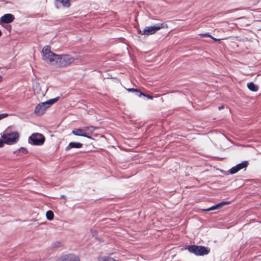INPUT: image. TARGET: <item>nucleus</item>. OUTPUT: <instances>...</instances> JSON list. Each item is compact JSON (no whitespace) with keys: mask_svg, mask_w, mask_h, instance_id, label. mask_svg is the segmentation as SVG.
<instances>
[{"mask_svg":"<svg viewBox=\"0 0 261 261\" xmlns=\"http://www.w3.org/2000/svg\"><path fill=\"white\" fill-rule=\"evenodd\" d=\"M42 56L44 61L54 65L58 64L61 66H66L74 61V58L70 55H58L54 53L48 46H45L43 48Z\"/></svg>","mask_w":261,"mask_h":261,"instance_id":"f257e3e1","label":"nucleus"},{"mask_svg":"<svg viewBox=\"0 0 261 261\" xmlns=\"http://www.w3.org/2000/svg\"><path fill=\"white\" fill-rule=\"evenodd\" d=\"M59 97L50 99L45 102L39 103L37 105L35 109V113L37 115H41L44 113L46 109L50 106L54 104L58 101Z\"/></svg>","mask_w":261,"mask_h":261,"instance_id":"f03ea898","label":"nucleus"},{"mask_svg":"<svg viewBox=\"0 0 261 261\" xmlns=\"http://www.w3.org/2000/svg\"><path fill=\"white\" fill-rule=\"evenodd\" d=\"M19 137V135L17 132H9L8 130L4 132L2 135L4 143L8 145H12L17 143Z\"/></svg>","mask_w":261,"mask_h":261,"instance_id":"7ed1b4c3","label":"nucleus"},{"mask_svg":"<svg viewBox=\"0 0 261 261\" xmlns=\"http://www.w3.org/2000/svg\"><path fill=\"white\" fill-rule=\"evenodd\" d=\"M167 27V24L165 23H159L154 26L146 27L143 30H138V33L142 35L148 36L155 34L161 29Z\"/></svg>","mask_w":261,"mask_h":261,"instance_id":"20e7f679","label":"nucleus"},{"mask_svg":"<svg viewBox=\"0 0 261 261\" xmlns=\"http://www.w3.org/2000/svg\"><path fill=\"white\" fill-rule=\"evenodd\" d=\"M188 249L189 252L196 255H204L208 254L210 251L207 247L196 245H191L188 247Z\"/></svg>","mask_w":261,"mask_h":261,"instance_id":"39448f33","label":"nucleus"},{"mask_svg":"<svg viewBox=\"0 0 261 261\" xmlns=\"http://www.w3.org/2000/svg\"><path fill=\"white\" fill-rule=\"evenodd\" d=\"M44 137L39 133L33 134L29 138V143L34 145H41L44 143Z\"/></svg>","mask_w":261,"mask_h":261,"instance_id":"423d86ee","label":"nucleus"},{"mask_svg":"<svg viewBox=\"0 0 261 261\" xmlns=\"http://www.w3.org/2000/svg\"><path fill=\"white\" fill-rule=\"evenodd\" d=\"M248 164V163L247 161H243L241 163L232 167L231 169H230L229 172L231 174H234L238 172L241 169L246 168Z\"/></svg>","mask_w":261,"mask_h":261,"instance_id":"0eeeda50","label":"nucleus"},{"mask_svg":"<svg viewBox=\"0 0 261 261\" xmlns=\"http://www.w3.org/2000/svg\"><path fill=\"white\" fill-rule=\"evenodd\" d=\"M56 261H80V259L75 255L68 254L59 257Z\"/></svg>","mask_w":261,"mask_h":261,"instance_id":"6e6552de","label":"nucleus"},{"mask_svg":"<svg viewBox=\"0 0 261 261\" xmlns=\"http://www.w3.org/2000/svg\"><path fill=\"white\" fill-rule=\"evenodd\" d=\"M15 17L13 15L8 13L5 14L0 18V22L9 23L12 22L14 20Z\"/></svg>","mask_w":261,"mask_h":261,"instance_id":"1a4fd4ad","label":"nucleus"},{"mask_svg":"<svg viewBox=\"0 0 261 261\" xmlns=\"http://www.w3.org/2000/svg\"><path fill=\"white\" fill-rule=\"evenodd\" d=\"M230 202H222L221 203H219L218 204H217L215 205H213L208 208L204 209L203 211H213L217 209H220L222 207V206L225 204H229Z\"/></svg>","mask_w":261,"mask_h":261,"instance_id":"9d476101","label":"nucleus"},{"mask_svg":"<svg viewBox=\"0 0 261 261\" xmlns=\"http://www.w3.org/2000/svg\"><path fill=\"white\" fill-rule=\"evenodd\" d=\"M83 146V144L79 142H70L68 145L66 147V151L69 150L72 148H81Z\"/></svg>","mask_w":261,"mask_h":261,"instance_id":"9b49d317","label":"nucleus"},{"mask_svg":"<svg viewBox=\"0 0 261 261\" xmlns=\"http://www.w3.org/2000/svg\"><path fill=\"white\" fill-rule=\"evenodd\" d=\"M28 153V150L25 148L20 147L18 150L13 152L14 154H16L18 155H22Z\"/></svg>","mask_w":261,"mask_h":261,"instance_id":"f8f14e48","label":"nucleus"},{"mask_svg":"<svg viewBox=\"0 0 261 261\" xmlns=\"http://www.w3.org/2000/svg\"><path fill=\"white\" fill-rule=\"evenodd\" d=\"M56 2L62 4L64 7L69 8L70 6V0H56Z\"/></svg>","mask_w":261,"mask_h":261,"instance_id":"ddd939ff","label":"nucleus"},{"mask_svg":"<svg viewBox=\"0 0 261 261\" xmlns=\"http://www.w3.org/2000/svg\"><path fill=\"white\" fill-rule=\"evenodd\" d=\"M247 87L250 90L253 92H255L258 90V87L252 82L248 83Z\"/></svg>","mask_w":261,"mask_h":261,"instance_id":"4468645a","label":"nucleus"},{"mask_svg":"<svg viewBox=\"0 0 261 261\" xmlns=\"http://www.w3.org/2000/svg\"><path fill=\"white\" fill-rule=\"evenodd\" d=\"M98 261H118L113 258L109 256H101L98 258Z\"/></svg>","mask_w":261,"mask_h":261,"instance_id":"2eb2a0df","label":"nucleus"},{"mask_svg":"<svg viewBox=\"0 0 261 261\" xmlns=\"http://www.w3.org/2000/svg\"><path fill=\"white\" fill-rule=\"evenodd\" d=\"M72 133L75 136H82L84 133L83 129L78 128L73 130Z\"/></svg>","mask_w":261,"mask_h":261,"instance_id":"dca6fc26","label":"nucleus"},{"mask_svg":"<svg viewBox=\"0 0 261 261\" xmlns=\"http://www.w3.org/2000/svg\"><path fill=\"white\" fill-rule=\"evenodd\" d=\"M46 218L48 220H52L54 218V214L51 211H48L46 213Z\"/></svg>","mask_w":261,"mask_h":261,"instance_id":"f3484780","label":"nucleus"},{"mask_svg":"<svg viewBox=\"0 0 261 261\" xmlns=\"http://www.w3.org/2000/svg\"><path fill=\"white\" fill-rule=\"evenodd\" d=\"M127 91L128 92H135L137 96H138V94H140V92H141L140 90L134 88H129L127 89Z\"/></svg>","mask_w":261,"mask_h":261,"instance_id":"a211bd4d","label":"nucleus"},{"mask_svg":"<svg viewBox=\"0 0 261 261\" xmlns=\"http://www.w3.org/2000/svg\"><path fill=\"white\" fill-rule=\"evenodd\" d=\"M141 96H144L145 97H146L148 99H153V97L152 96L144 94V93H142V92H140V94H138V96L140 97Z\"/></svg>","mask_w":261,"mask_h":261,"instance_id":"6ab92c4d","label":"nucleus"},{"mask_svg":"<svg viewBox=\"0 0 261 261\" xmlns=\"http://www.w3.org/2000/svg\"><path fill=\"white\" fill-rule=\"evenodd\" d=\"M201 37H210V38H211L212 37V35H211L210 34H209L208 33H205V34H200L199 35Z\"/></svg>","mask_w":261,"mask_h":261,"instance_id":"aec40b11","label":"nucleus"},{"mask_svg":"<svg viewBox=\"0 0 261 261\" xmlns=\"http://www.w3.org/2000/svg\"><path fill=\"white\" fill-rule=\"evenodd\" d=\"M9 116L7 113L0 114V120L5 118Z\"/></svg>","mask_w":261,"mask_h":261,"instance_id":"412c9836","label":"nucleus"},{"mask_svg":"<svg viewBox=\"0 0 261 261\" xmlns=\"http://www.w3.org/2000/svg\"><path fill=\"white\" fill-rule=\"evenodd\" d=\"M4 144L5 143H4L3 140L0 139V148L3 147L4 145Z\"/></svg>","mask_w":261,"mask_h":261,"instance_id":"4be33fe9","label":"nucleus"},{"mask_svg":"<svg viewBox=\"0 0 261 261\" xmlns=\"http://www.w3.org/2000/svg\"><path fill=\"white\" fill-rule=\"evenodd\" d=\"M83 137H86V138H90V139H91V137L88 135L86 133H84L83 134Z\"/></svg>","mask_w":261,"mask_h":261,"instance_id":"5701e85b","label":"nucleus"},{"mask_svg":"<svg viewBox=\"0 0 261 261\" xmlns=\"http://www.w3.org/2000/svg\"><path fill=\"white\" fill-rule=\"evenodd\" d=\"M211 38H212V39H213V40H215V41H219V40H221V39H217V38H214V37H213L212 36V37H211Z\"/></svg>","mask_w":261,"mask_h":261,"instance_id":"b1692460","label":"nucleus"},{"mask_svg":"<svg viewBox=\"0 0 261 261\" xmlns=\"http://www.w3.org/2000/svg\"><path fill=\"white\" fill-rule=\"evenodd\" d=\"M224 107L223 106H221L219 107L218 109L219 110H221L224 109Z\"/></svg>","mask_w":261,"mask_h":261,"instance_id":"393cba45","label":"nucleus"},{"mask_svg":"<svg viewBox=\"0 0 261 261\" xmlns=\"http://www.w3.org/2000/svg\"><path fill=\"white\" fill-rule=\"evenodd\" d=\"M34 92L35 93H38V91H37V89H35V88L34 87Z\"/></svg>","mask_w":261,"mask_h":261,"instance_id":"a878e982","label":"nucleus"},{"mask_svg":"<svg viewBox=\"0 0 261 261\" xmlns=\"http://www.w3.org/2000/svg\"><path fill=\"white\" fill-rule=\"evenodd\" d=\"M61 198H65V196L64 195H62L61 196Z\"/></svg>","mask_w":261,"mask_h":261,"instance_id":"bb28decb","label":"nucleus"},{"mask_svg":"<svg viewBox=\"0 0 261 261\" xmlns=\"http://www.w3.org/2000/svg\"><path fill=\"white\" fill-rule=\"evenodd\" d=\"M2 77L1 76H0V82L2 81Z\"/></svg>","mask_w":261,"mask_h":261,"instance_id":"cd10ccee","label":"nucleus"},{"mask_svg":"<svg viewBox=\"0 0 261 261\" xmlns=\"http://www.w3.org/2000/svg\"><path fill=\"white\" fill-rule=\"evenodd\" d=\"M259 30H261V29H259Z\"/></svg>","mask_w":261,"mask_h":261,"instance_id":"c85d7f7f","label":"nucleus"}]
</instances>
